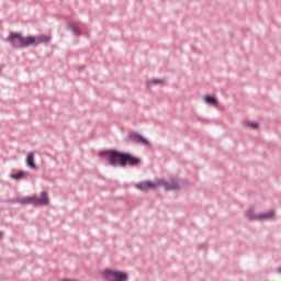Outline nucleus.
Instances as JSON below:
<instances>
[{"label": "nucleus", "mask_w": 281, "mask_h": 281, "mask_svg": "<svg viewBox=\"0 0 281 281\" xmlns=\"http://www.w3.org/2000/svg\"><path fill=\"white\" fill-rule=\"evenodd\" d=\"M106 155H109V164L111 166L125 167L126 164L130 166H137L139 164V158L131 156L130 154L109 150Z\"/></svg>", "instance_id": "1"}, {"label": "nucleus", "mask_w": 281, "mask_h": 281, "mask_svg": "<svg viewBox=\"0 0 281 281\" xmlns=\"http://www.w3.org/2000/svg\"><path fill=\"white\" fill-rule=\"evenodd\" d=\"M157 188H164V190L166 191H175L178 190V183L175 180L166 182V180L164 179H158L157 181L154 182L145 181L135 184V189L139 191H148Z\"/></svg>", "instance_id": "2"}, {"label": "nucleus", "mask_w": 281, "mask_h": 281, "mask_svg": "<svg viewBox=\"0 0 281 281\" xmlns=\"http://www.w3.org/2000/svg\"><path fill=\"white\" fill-rule=\"evenodd\" d=\"M8 42L12 43V47L14 48H22L32 45L37 46V44L34 43V36L23 37L18 33L10 34Z\"/></svg>", "instance_id": "3"}, {"label": "nucleus", "mask_w": 281, "mask_h": 281, "mask_svg": "<svg viewBox=\"0 0 281 281\" xmlns=\"http://www.w3.org/2000/svg\"><path fill=\"white\" fill-rule=\"evenodd\" d=\"M102 276L108 281H127V274L121 271L103 270Z\"/></svg>", "instance_id": "4"}, {"label": "nucleus", "mask_w": 281, "mask_h": 281, "mask_svg": "<svg viewBox=\"0 0 281 281\" xmlns=\"http://www.w3.org/2000/svg\"><path fill=\"white\" fill-rule=\"evenodd\" d=\"M246 216H248V218L250 221H267V220L272 218V216H274V212L270 211V212H267V213H262L260 215H252V212L248 211L246 213Z\"/></svg>", "instance_id": "5"}, {"label": "nucleus", "mask_w": 281, "mask_h": 281, "mask_svg": "<svg viewBox=\"0 0 281 281\" xmlns=\"http://www.w3.org/2000/svg\"><path fill=\"white\" fill-rule=\"evenodd\" d=\"M32 202L36 205H48V196L46 192H41V198H26L24 203Z\"/></svg>", "instance_id": "6"}, {"label": "nucleus", "mask_w": 281, "mask_h": 281, "mask_svg": "<svg viewBox=\"0 0 281 281\" xmlns=\"http://www.w3.org/2000/svg\"><path fill=\"white\" fill-rule=\"evenodd\" d=\"M130 139H133V143L142 144L144 146H149V140H147V138H144L137 134H133V136L130 137Z\"/></svg>", "instance_id": "7"}, {"label": "nucleus", "mask_w": 281, "mask_h": 281, "mask_svg": "<svg viewBox=\"0 0 281 281\" xmlns=\"http://www.w3.org/2000/svg\"><path fill=\"white\" fill-rule=\"evenodd\" d=\"M26 167L36 169V165L34 164V153L26 154Z\"/></svg>", "instance_id": "8"}, {"label": "nucleus", "mask_w": 281, "mask_h": 281, "mask_svg": "<svg viewBox=\"0 0 281 281\" xmlns=\"http://www.w3.org/2000/svg\"><path fill=\"white\" fill-rule=\"evenodd\" d=\"M48 42H50V37L47 35H38V36L34 37V43L36 45H41V44L48 43Z\"/></svg>", "instance_id": "9"}, {"label": "nucleus", "mask_w": 281, "mask_h": 281, "mask_svg": "<svg viewBox=\"0 0 281 281\" xmlns=\"http://www.w3.org/2000/svg\"><path fill=\"white\" fill-rule=\"evenodd\" d=\"M204 102L210 105H216V100L213 97H204Z\"/></svg>", "instance_id": "10"}, {"label": "nucleus", "mask_w": 281, "mask_h": 281, "mask_svg": "<svg viewBox=\"0 0 281 281\" xmlns=\"http://www.w3.org/2000/svg\"><path fill=\"white\" fill-rule=\"evenodd\" d=\"M22 177H24V172L12 173V176H10L12 180H20Z\"/></svg>", "instance_id": "11"}, {"label": "nucleus", "mask_w": 281, "mask_h": 281, "mask_svg": "<svg viewBox=\"0 0 281 281\" xmlns=\"http://www.w3.org/2000/svg\"><path fill=\"white\" fill-rule=\"evenodd\" d=\"M248 127H250L251 130H258V123L249 122Z\"/></svg>", "instance_id": "12"}, {"label": "nucleus", "mask_w": 281, "mask_h": 281, "mask_svg": "<svg viewBox=\"0 0 281 281\" xmlns=\"http://www.w3.org/2000/svg\"><path fill=\"white\" fill-rule=\"evenodd\" d=\"M154 83H161V80H154Z\"/></svg>", "instance_id": "13"}, {"label": "nucleus", "mask_w": 281, "mask_h": 281, "mask_svg": "<svg viewBox=\"0 0 281 281\" xmlns=\"http://www.w3.org/2000/svg\"><path fill=\"white\" fill-rule=\"evenodd\" d=\"M63 281H72V280H63Z\"/></svg>", "instance_id": "14"}, {"label": "nucleus", "mask_w": 281, "mask_h": 281, "mask_svg": "<svg viewBox=\"0 0 281 281\" xmlns=\"http://www.w3.org/2000/svg\"><path fill=\"white\" fill-rule=\"evenodd\" d=\"M2 237V234L0 233V238Z\"/></svg>", "instance_id": "15"}, {"label": "nucleus", "mask_w": 281, "mask_h": 281, "mask_svg": "<svg viewBox=\"0 0 281 281\" xmlns=\"http://www.w3.org/2000/svg\"><path fill=\"white\" fill-rule=\"evenodd\" d=\"M279 272H281V268H279Z\"/></svg>", "instance_id": "16"}]
</instances>
